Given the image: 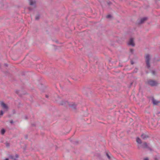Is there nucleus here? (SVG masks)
I'll list each match as a JSON object with an SVG mask.
<instances>
[{
	"label": "nucleus",
	"instance_id": "6e6552de",
	"mask_svg": "<svg viewBox=\"0 0 160 160\" xmlns=\"http://www.w3.org/2000/svg\"><path fill=\"white\" fill-rule=\"evenodd\" d=\"M151 100L153 104L154 105H157L160 103V101H156L153 98H152Z\"/></svg>",
	"mask_w": 160,
	"mask_h": 160
},
{
	"label": "nucleus",
	"instance_id": "ea45409f",
	"mask_svg": "<svg viewBox=\"0 0 160 160\" xmlns=\"http://www.w3.org/2000/svg\"><path fill=\"white\" fill-rule=\"evenodd\" d=\"M10 117V116H8V117Z\"/></svg>",
	"mask_w": 160,
	"mask_h": 160
},
{
	"label": "nucleus",
	"instance_id": "6ab92c4d",
	"mask_svg": "<svg viewBox=\"0 0 160 160\" xmlns=\"http://www.w3.org/2000/svg\"><path fill=\"white\" fill-rule=\"evenodd\" d=\"M5 144L7 147H9L10 146V144L9 143H8L7 142L5 143Z\"/></svg>",
	"mask_w": 160,
	"mask_h": 160
},
{
	"label": "nucleus",
	"instance_id": "7c9ffc66",
	"mask_svg": "<svg viewBox=\"0 0 160 160\" xmlns=\"http://www.w3.org/2000/svg\"><path fill=\"white\" fill-rule=\"evenodd\" d=\"M4 65L6 67H8V64L6 63H5Z\"/></svg>",
	"mask_w": 160,
	"mask_h": 160
},
{
	"label": "nucleus",
	"instance_id": "aec40b11",
	"mask_svg": "<svg viewBox=\"0 0 160 160\" xmlns=\"http://www.w3.org/2000/svg\"><path fill=\"white\" fill-rule=\"evenodd\" d=\"M4 114V112L2 110H1L0 111V115L2 116Z\"/></svg>",
	"mask_w": 160,
	"mask_h": 160
},
{
	"label": "nucleus",
	"instance_id": "58836bf2",
	"mask_svg": "<svg viewBox=\"0 0 160 160\" xmlns=\"http://www.w3.org/2000/svg\"><path fill=\"white\" fill-rule=\"evenodd\" d=\"M1 68V65H0V68Z\"/></svg>",
	"mask_w": 160,
	"mask_h": 160
},
{
	"label": "nucleus",
	"instance_id": "4c0bfd02",
	"mask_svg": "<svg viewBox=\"0 0 160 160\" xmlns=\"http://www.w3.org/2000/svg\"><path fill=\"white\" fill-rule=\"evenodd\" d=\"M58 98H60V97H59V96H58Z\"/></svg>",
	"mask_w": 160,
	"mask_h": 160
},
{
	"label": "nucleus",
	"instance_id": "473e14b6",
	"mask_svg": "<svg viewBox=\"0 0 160 160\" xmlns=\"http://www.w3.org/2000/svg\"><path fill=\"white\" fill-rule=\"evenodd\" d=\"M45 96H46V97L47 98H48V95H45Z\"/></svg>",
	"mask_w": 160,
	"mask_h": 160
},
{
	"label": "nucleus",
	"instance_id": "72a5a7b5",
	"mask_svg": "<svg viewBox=\"0 0 160 160\" xmlns=\"http://www.w3.org/2000/svg\"><path fill=\"white\" fill-rule=\"evenodd\" d=\"M25 138L26 139H27L28 138V136L27 135H26L25 136Z\"/></svg>",
	"mask_w": 160,
	"mask_h": 160
},
{
	"label": "nucleus",
	"instance_id": "f8f14e48",
	"mask_svg": "<svg viewBox=\"0 0 160 160\" xmlns=\"http://www.w3.org/2000/svg\"><path fill=\"white\" fill-rule=\"evenodd\" d=\"M136 142L138 143H139V144H141L142 143L141 140L139 137H137V138Z\"/></svg>",
	"mask_w": 160,
	"mask_h": 160
},
{
	"label": "nucleus",
	"instance_id": "c756f323",
	"mask_svg": "<svg viewBox=\"0 0 160 160\" xmlns=\"http://www.w3.org/2000/svg\"><path fill=\"white\" fill-rule=\"evenodd\" d=\"M25 119H26V120L28 119V116L26 115H25Z\"/></svg>",
	"mask_w": 160,
	"mask_h": 160
},
{
	"label": "nucleus",
	"instance_id": "2eb2a0df",
	"mask_svg": "<svg viewBox=\"0 0 160 160\" xmlns=\"http://www.w3.org/2000/svg\"><path fill=\"white\" fill-rule=\"evenodd\" d=\"M154 160H160V157L158 156H155L153 158Z\"/></svg>",
	"mask_w": 160,
	"mask_h": 160
},
{
	"label": "nucleus",
	"instance_id": "bb28decb",
	"mask_svg": "<svg viewBox=\"0 0 160 160\" xmlns=\"http://www.w3.org/2000/svg\"><path fill=\"white\" fill-rule=\"evenodd\" d=\"M10 122L11 124H12L14 123V122L13 120H11L10 121Z\"/></svg>",
	"mask_w": 160,
	"mask_h": 160
},
{
	"label": "nucleus",
	"instance_id": "f257e3e1",
	"mask_svg": "<svg viewBox=\"0 0 160 160\" xmlns=\"http://www.w3.org/2000/svg\"><path fill=\"white\" fill-rule=\"evenodd\" d=\"M146 83L154 87L157 86L158 83L156 80L152 79H148L147 82H145Z\"/></svg>",
	"mask_w": 160,
	"mask_h": 160
},
{
	"label": "nucleus",
	"instance_id": "9d476101",
	"mask_svg": "<svg viewBox=\"0 0 160 160\" xmlns=\"http://www.w3.org/2000/svg\"><path fill=\"white\" fill-rule=\"evenodd\" d=\"M148 18L147 17H144L142 18L140 21L138 22V23L139 24L143 23L144 22L147 20Z\"/></svg>",
	"mask_w": 160,
	"mask_h": 160
},
{
	"label": "nucleus",
	"instance_id": "423d86ee",
	"mask_svg": "<svg viewBox=\"0 0 160 160\" xmlns=\"http://www.w3.org/2000/svg\"><path fill=\"white\" fill-rule=\"evenodd\" d=\"M142 146L143 148H146L148 149L150 151H152V150L151 148L149 146L147 143L146 142H144L143 144L142 145Z\"/></svg>",
	"mask_w": 160,
	"mask_h": 160
},
{
	"label": "nucleus",
	"instance_id": "0eeeda50",
	"mask_svg": "<svg viewBox=\"0 0 160 160\" xmlns=\"http://www.w3.org/2000/svg\"><path fill=\"white\" fill-rule=\"evenodd\" d=\"M68 102L65 100H62L61 102H59V104L61 105L67 106H68Z\"/></svg>",
	"mask_w": 160,
	"mask_h": 160
},
{
	"label": "nucleus",
	"instance_id": "a878e982",
	"mask_svg": "<svg viewBox=\"0 0 160 160\" xmlns=\"http://www.w3.org/2000/svg\"><path fill=\"white\" fill-rule=\"evenodd\" d=\"M107 4H108L109 5V6H110L112 4V3L110 2H107Z\"/></svg>",
	"mask_w": 160,
	"mask_h": 160
},
{
	"label": "nucleus",
	"instance_id": "f704fd0d",
	"mask_svg": "<svg viewBox=\"0 0 160 160\" xmlns=\"http://www.w3.org/2000/svg\"><path fill=\"white\" fill-rule=\"evenodd\" d=\"M4 160H9V158H6Z\"/></svg>",
	"mask_w": 160,
	"mask_h": 160
},
{
	"label": "nucleus",
	"instance_id": "cd10ccee",
	"mask_svg": "<svg viewBox=\"0 0 160 160\" xmlns=\"http://www.w3.org/2000/svg\"><path fill=\"white\" fill-rule=\"evenodd\" d=\"M144 160H149V159L148 157L144 159Z\"/></svg>",
	"mask_w": 160,
	"mask_h": 160
},
{
	"label": "nucleus",
	"instance_id": "c85d7f7f",
	"mask_svg": "<svg viewBox=\"0 0 160 160\" xmlns=\"http://www.w3.org/2000/svg\"><path fill=\"white\" fill-rule=\"evenodd\" d=\"M28 9H29V10L30 11H31L32 10V9L31 8V7H29L28 8Z\"/></svg>",
	"mask_w": 160,
	"mask_h": 160
},
{
	"label": "nucleus",
	"instance_id": "9b49d317",
	"mask_svg": "<svg viewBox=\"0 0 160 160\" xmlns=\"http://www.w3.org/2000/svg\"><path fill=\"white\" fill-rule=\"evenodd\" d=\"M141 137L143 139H145L148 137V135H146L144 134H142L141 135Z\"/></svg>",
	"mask_w": 160,
	"mask_h": 160
},
{
	"label": "nucleus",
	"instance_id": "f03ea898",
	"mask_svg": "<svg viewBox=\"0 0 160 160\" xmlns=\"http://www.w3.org/2000/svg\"><path fill=\"white\" fill-rule=\"evenodd\" d=\"M68 106L74 111L76 112L77 110V104L74 102H68Z\"/></svg>",
	"mask_w": 160,
	"mask_h": 160
},
{
	"label": "nucleus",
	"instance_id": "39448f33",
	"mask_svg": "<svg viewBox=\"0 0 160 160\" xmlns=\"http://www.w3.org/2000/svg\"><path fill=\"white\" fill-rule=\"evenodd\" d=\"M0 104L2 107L4 109L7 111L8 110L9 108L8 106L3 102H1Z\"/></svg>",
	"mask_w": 160,
	"mask_h": 160
},
{
	"label": "nucleus",
	"instance_id": "412c9836",
	"mask_svg": "<svg viewBox=\"0 0 160 160\" xmlns=\"http://www.w3.org/2000/svg\"><path fill=\"white\" fill-rule=\"evenodd\" d=\"M15 92L16 93L18 94L19 96H21L20 94H19V90H16L15 91Z\"/></svg>",
	"mask_w": 160,
	"mask_h": 160
},
{
	"label": "nucleus",
	"instance_id": "7ed1b4c3",
	"mask_svg": "<svg viewBox=\"0 0 160 160\" xmlns=\"http://www.w3.org/2000/svg\"><path fill=\"white\" fill-rule=\"evenodd\" d=\"M145 62L146 65L148 69H149L150 67V56L149 54H147L145 58Z\"/></svg>",
	"mask_w": 160,
	"mask_h": 160
},
{
	"label": "nucleus",
	"instance_id": "20e7f679",
	"mask_svg": "<svg viewBox=\"0 0 160 160\" xmlns=\"http://www.w3.org/2000/svg\"><path fill=\"white\" fill-rule=\"evenodd\" d=\"M128 45H130L132 47H134L135 44L134 42V38H130L129 39V41L128 43Z\"/></svg>",
	"mask_w": 160,
	"mask_h": 160
},
{
	"label": "nucleus",
	"instance_id": "2f4dec72",
	"mask_svg": "<svg viewBox=\"0 0 160 160\" xmlns=\"http://www.w3.org/2000/svg\"><path fill=\"white\" fill-rule=\"evenodd\" d=\"M134 63V62H133V61H131V64L132 65Z\"/></svg>",
	"mask_w": 160,
	"mask_h": 160
},
{
	"label": "nucleus",
	"instance_id": "dca6fc26",
	"mask_svg": "<svg viewBox=\"0 0 160 160\" xmlns=\"http://www.w3.org/2000/svg\"><path fill=\"white\" fill-rule=\"evenodd\" d=\"M5 130L4 129H2L1 130V133L2 134H4L5 132Z\"/></svg>",
	"mask_w": 160,
	"mask_h": 160
},
{
	"label": "nucleus",
	"instance_id": "ddd939ff",
	"mask_svg": "<svg viewBox=\"0 0 160 160\" xmlns=\"http://www.w3.org/2000/svg\"><path fill=\"white\" fill-rule=\"evenodd\" d=\"M29 0V2H30L29 4L30 5H33L36 2L35 1H33L32 0Z\"/></svg>",
	"mask_w": 160,
	"mask_h": 160
},
{
	"label": "nucleus",
	"instance_id": "b1692460",
	"mask_svg": "<svg viewBox=\"0 0 160 160\" xmlns=\"http://www.w3.org/2000/svg\"><path fill=\"white\" fill-rule=\"evenodd\" d=\"M12 112L13 114H15L16 113V111L15 109H13L12 110Z\"/></svg>",
	"mask_w": 160,
	"mask_h": 160
},
{
	"label": "nucleus",
	"instance_id": "a211bd4d",
	"mask_svg": "<svg viewBox=\"0 0 160 160\" xmlns=\"http://www.w3.org/2000/svg\"><path fill=\"white\" fill-rule=\"evenodd\" d=\"M138 70V69L137 68H135V69L132 72V73H136L137 72Z\"/></svg>",
	"mask_w": 160,
	"mask_h": 160
},
{
	"label": "nucleus",
	"instance_id": "4468645a",
	"mask_svg": "<svg viewBox=\"0 0 160 160\" xmlns=\"http://www.w3.org/2000/svg\"><path fill=\"white\" fill-rule=\"evenodd\" d=\"M40 18V15L38 14H37L35 17V19L36 20H39Z\"/></svg>",
	"mask_w": 160,
	"mask_h": 160
},
{
	"label": "nucleus",
	"instance_id": "a19ab883",
	"mask_svg": "<svg viewBox=\"0 0 160 160\" xmlns=\"http://www.w3.org/2000/svg\"><path fill=\"white\" fill-rule=\"evenodd\" d=\"M10 117V116H8V117Z\"/></svg>",
	"mask_w": 160,
	"mask_h": 160
},
{
	"label": "nucleus",
	"instance_id": "1a4fd4ad",
	"mask_svg": "<svg viewBox=\"0 0 160 160\" xmlns=\"http://www.w3.org/2000/svg\"><path fill=\"white\" fill-rule=\"evenodd\" d=\"M15 157V158H14L13 155H11L9 156V158L13 160H18L17 158H19L18 155L17 154H16Z\"/></svg>",
	"mask_w": 160,
	"mask_h": 160
},
{
	"label": "nucleus",
	"instance_id": "f3484780",
	"mask_svg": "<svg viewBox=\"0 0 160 160\" xmlns=\"http://www.w3.org/2000/svg\"><path fill=\"white\" fill-rule=\"evenodd\" d=\"M106 155L107 156V157H108V159L109 160H110L111 157H110V155H109V154L108 152L106 153Z\"/></svg>",
	"mask_w": 160,
	"mask_h": 160
},
{
	"label": "nucleus",
	"instance_id": "e433bc0d",
	"mask_svg": "<svg viewBox=\"0 0 160 160\" xmlns=\"http://www.w3.org/2000/svg\"><path fill=\"white\" fill-rule=\"evenodd\" d=\"M132 84H133V82H132L131 83H130V86H132Z\"/></svg>",
	"mask_w": 160,
	"mask_h": 160
},
{
	"label": "nucleus",
	"instance_id": "4be33fe9",
	"mask_svg": "<svg viewBox=\"0 0 160 160\" xmlns=\"http://www.w3.org/2000/svg\"><path fill=\"white\" fill-rule=\"evenodd\" d=\"M151 73L153 75H154L156 74V72L154 70H152L151 71Z\"/></svg>",
	"mask_w": 160,
	"mask_h": 160
},
{
	"label": "nucleus",
	"instance_id": "393cba45",
	"mask_svg": "<svg viewBox=\"0 0 160 160\" xmlns=\"http://www.w3.org/2000/svg\"><path fill=\"white\" fill-rule=\"evenodd\" d=\"M106 17L108 18H109L112 17V16L111 15H108Z\"/></svg>",
	"mask_w": 160,
	"mask_h": 160
},
{
	"label": "nucleus",
	"instance_id": "c9c22d12",
	"mask_svg": "<svg viewBox=\"0 0 160 160\" xmlns=\"http://www.w3.org/2000/svg\"><path fill=\"white\" fill-rule=\"evenodd\" d=\"M138 148L139 149H140V146H138Z\"/></svg>",
	"mask_w": 160,
	"mask_h": 160
},
{
	"label": "nucleus",
	"instance_id": "5701e85b",
	"mask_svg": "<svg viewBox=\"0 0 160 160\" xmlns=\"http://www.w3.org/2000/svg\"><path fill=\"white\" fill-rule=\"evenodd\" d=\"M134 50L133 49H130V52L132 53V54L133 53Z\"/></svg>",
	"mask_w": 160,
	"mask_h": 160
}]
</instances>
